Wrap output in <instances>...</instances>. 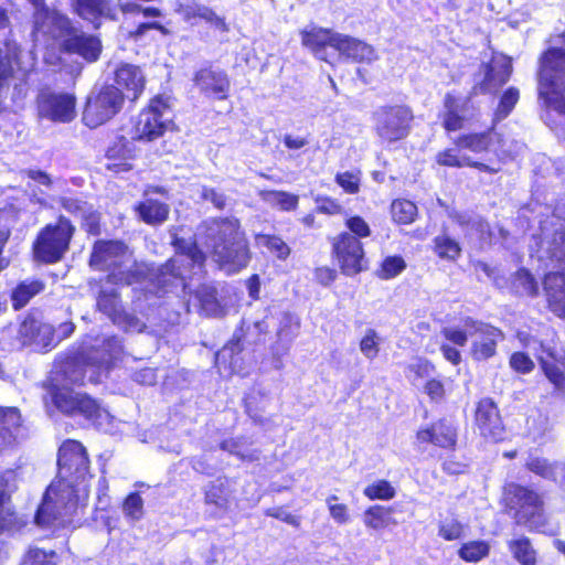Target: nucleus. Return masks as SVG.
I'll list each match as a JSON object with an SVG mask.
<instances>
[{"mask_svg": "<svg viewBox=\"0 0 565 565\" xmlns=\"http://www.w3.org/2000/svg\"><path fill=\"white\" fill-rule=\"evenodd\" d=\"M406 262L401 255L386 256L379 265L375 275L382 280H390L406 269Z\"/></svg>", "mask_w": 565, "mask_h": 565, "instance_id": "nucleus-46", "label": "nucleus"}, {"mask_svg": "<svg viewBox=\"0 0 565 565\" xmlns=\"http://www.w3.org/2000/svg\"><path fill=\"white\" fill-rule=\"evenodd\" d=\"M114 87L125 95V99L136 102L143 93L146 78L139 66L121 63L114 72Z\"/></svg>", "mask_w": 565, "mask_h": 565, "instance_id": "nucleus-23", "label": "nucleus"}, {"mask_svg": "<svg viewBox=\"0 0 565 565\" xmlns=\"http://www.w3.org/2000/svg\"><path fill=\"white\" fill-rule=\"evenodd\" d=\"M255 239L279 260H286L291 254L289 245L278 235L259 233L255 235Z\"/></svg>", "mask_w": 565, "mask_h": 565, "instance_id": "nucleus-44", "label": "nucleus"}, {"mask_svg": "<svg viewBox=\"0 0 565 565\" xmlns=\"http://www.w3.org/2000/svg\"><path fill=\"white\" fill-rule=\"evenodd\" d=\"M76 96L72 93H44L38 98V113L41 118L53 122L67 124L76 117Z\"/></svg>", "mask_w": 565, "mask_h": 565, "instance_id": "nucleus-16", "label": "nucleus"}, {"mask_svg": "<svg viewBox=\"0 0 565 565\" xmlns=\"http://www.w3.org/2000/svg\"><path fill=\"white\" fill-rule=\"evenodd\" d=\"M495 163L493 161H490V163L473 160L469 157L460 158L456 149L454 148H446L435 156V161L440 167H447V168H472L478 170L479 172H484L488 174H497L501 171V164L507 163L508 161L512 160V153L510 150H500L495 151Z\"/></svg>", "mask_w": 565, "mask_h": 565, "instance_id": "nucleus-19", "label": "nucleus"}, {"mask_svg": "<svg viewBox=\"0 0 565 565\" xmlns=\"http://www.w3.org/2000/svg\"><path fill=\"white\" fill-rule=\"evenodd\" d=\"M231 501L230 480L220 476L209 482L204 490V503L221 510H228Z\"/></svg>", "mask_w": 565, "mask_h": 565, "instance_id": "nucleus-37", "label": "nucleus"}, {"mask_svg": "<svg viewBox=\"0 0 565 565\" xmlns=\"http://www.w3.org/2000/svg\"><path fill=\"white\" fill-rule=\"evenodd\" d=\"M344 225L348 228L347 232L358 237V241L367 238L371 236V227L367 222L360 215H351L345 218Z\"/></svg>", "mask_w": 565, "mask_h": 565, "instance_id": "nucleus-57", "label": "nucleus"}, {"mask_svg": "<svg viewBox=\"0 0 565 565\" xmlns=\"http://www.w3.org/2000/svg\"><path fill=\"white\" fill-rule=\"evenodd\" d=\"M512 285L516 291L535 298L539 296V284L530 269L525 267L518 268L512 276Z\"/></svg>", "mask_w": 565, "mask_h": 565, "instance_id": "nucleus-42", "label": "nucleus"}, {"mask_svg": "<svg viewBox=\"0 0 565 565\" xmlns=\"http://www.w3.org/2000/svg\"><path fill=\"white\" fill-rule=\"evenodd\" d=\"M61 38L58 51L66 55H77L87 63L96 62L102 54L103 44L97 35L85 33L74 25L70 18H58Z\"/></svg>", "mask_w": 565, "mask_h": 565, "instance_id": "nucleus-11", "label": "nucleus"}, {"mask_svg": "<svg viewBox=\"0 0 565 565\" xmlns=\"http://www.w3.org/2000/svg\"><path fill=\"white\" fill-rule=\"evenodd\" d=\"M363 494L370 500H391L396 491L387 480L381 479L365 487Z\"/></svg>", "mask_w": 565, "mask_h": 565, "instance_id": "nucleus-50", "label": "nucleus"}, {"mask_svg": "<svg viewBox=\"0 0 565 565\" xmlns=\"http://www.w3.org/2000/svg\"><path fill=\"white\" fill-rule=\"evenodd\" d=\"M19 340L22 345L45 351L57 345V340L53 339V326L35 319H25L20 324Z\"/></svg>", "mask_w": 565, "mask_h": 565, "instance_id": "nucleus-24", "label": "nucleus"}, {"mask_svg": "<svg viewBox=\"0 0 565 565\" xmlns=\"http://www.w3.org/2000/svg\"><path fill=\"white\" fill-rule=\"evenodd\" d=\"M127 246L122 241L97 239L92 246L88 265L96 270H106L110 263L126 253Z\"/></svg>", "mask_w": 565, "mask_h": 565, "instance_id": "nucleus-28", "label": "nucleus"}, {"mask_svg": "<svg viewBox=\"0 0 565 565\" xmlns=\"http://www.w3.org/2000/svg\"><path fill=\"white\" fill-rule=\"evenodd\" d=\"M471 99L470 95L462 100L460 96L448 92L443 99L444 111L440 114L441 126L447 134L456 132L465 128L467 117L463 114L465 104Z\"/></svg>", "mask_w": 565, "mask_h": 565, "instance_id": "nucleus-29", "label": "nucleus"}, {"mask_svg": "<svg viewBox=\"0 0 565 565\" xmlns=\"http://www.w3.org/2000/svg\"><path fill=\"white\" fill-rule=\"evenodd\" d=\"M35 10L32 15V34L34 36L45 35L49 32V26H53L58 34L61 33V26L57 23L58 18H68L66 14L55 10H51L46 4L45 0H29Z\"/></svg>", "mask_w": 565, "mask_h": 565, "instance_id": "nucleus-33", "label": "nucleus"}, {"mask_svg": "<svg viewBox=\"0 0 565 565\" xmlns=\"http://www.w3.org/2000/svg\"><path fill=\"white\" fill-rule=\"evenodd\" d=\"M541 284L547 310L565 320V267L546 271Z\"/></svg>", "mask_w": 565, "mask_h": 565, "instance_id": "nucleus-21", "label": "nucleus"}, {"mask_svg": "<svg viewBox=\"0 0 565 565\" xmlns=\"http://www.w3.org/2000/svg\"><path fill=\"white\" fill-rule=\"evenodd\" d=\"M21 424V414L17 407H0V448L17 444V431Z\"/></svg>", "mask_w": 565, "mask_h": 565, "instance_id": "nucleus-35", "label": "nucleus"}, {"mask_svg": "<svg viewBox=\"0 0 565 565\" xmlns=\"http://www.w3.org/2000/svg\"><path fill=\"white\" fill-rule=\"evenodd\" d=\"M124 104L125 95L119 92V88L104 84L86 96L82 122L89 129H96L115 118L121 111Z\"/></svg>", "mask_w": 565, "mask_h": 565, "instance_id": "nucleus-8", "label": "nucleus"}, {"mask_svg": "<svg viewBox=\"0 0 565 565\" xmlns=\"http://www.w3.org/2000/svg\"><path fill=\"white\" fill-rule=\"evenodd\" d=\"M418 446L431 445L445 451L454 452L458 446V429L447 418H439L416 430Z\"/></svg>", "mask_w": 565, "mask_h": 565, "instance_id": "nucleus-18", "label": "nucleus"}, {"mask_svg": "<svg viewBox=\"0 0 565 565\" xmlns=\"http://www.w3.org/2000/svg\"><path fill=\"white\" fill-rule=\"evenodd\" d=\"M220 449L227 451L243 461H256L259 456L257 451L245 452L243 441L238 438H228L220 443Z\"/></svg>", "mask_w": 565, "mask_h": 565, "instance_id": "nucleus-52", "label": "nucleus"}, {"mask_svg": "<svg viewBox=\"0 0 565 565\" xmlns=\"http://www.w3.org/2000/svg\"><path fill=\"white\" fill-rule=\"evenodd\" d=\"M25 562L29 565H57L61 562V556L54 550L30 547L25 554Z\"/></svg>", "mask_w": 565, "mask_h": 565, "instance_id": "nucleus-48", "label": "nucleus"}, {"mask_svg": "<svg viewBox=\"0 0 565 565\" xmlns=\"http://www.w3.org/2000/svg\"><path fill=\"white\" fill-rule=\"evenodd\" d=\"M520 99V92L516 87L510 86L501 94L499 103L495 109V116L498 119L507 118Z\"/></svg>", "mask_w": 565, "mask_h": 565, "instance_id": "nucleus-49", "label": "nucleus"}, {"mask_svg": "<svg viewBox=\"0 0 565 565\" xmlns=\"http://www.w3.org/2000/svg\"><path fill=\"white\" fill-rule=\"evenodd\" d=\"M206 231L212 241L210 254L221 268L238 273L248 266L252 253L238 218L213 217L209 221Z\"/></svg>", "mask_w": 565, "mask_h": 565, "instance_id": "nucleus-2", "label": "nucleus"}, {"mask_svg": "<svg viewBox=\"0 0 565 565\" xmlns=\"http://www.w3.org/2000/svg\"><path fill=\"white\" fill-rule=\"evenodd\" d=\"M473 426L486 443L497 444L505 439V425L498 404L491 397L477 401L473 412Z\"/></svg>", "mask_w": 565, "mask_h": 565, "instance_id": "nucleus-13", "label": "nucleus"}, {"mask_svg": "<svg viewBox=\"0 0 565 565\" xmlns=\"http://www.w3.org/2000/svg\"><path fill=\"white\" fill-rule=\"evenodd\" d=\"M508 548L520 565H536L537 552L527 536H519L508 542Z\"/></svg>", "mask_w": 565, "mask_h": 565, "instance_id": "nucleus-40", "label": "nucleus"}, {"mask_svg": "<svg viewBox=\"0 0 565 565\" xmlns=\"http://www.w3.org/2000/svg\"><path fill=\"white\" fill-rule=\"evenodd\" d=\"M192 83L207 98L224 102L231 96V78L227 72L207 62L192 74Z\"/></svg>", "mask_w": 565, "mask_h": 565, "instance_id": "nucleus-14", "label": "nucleus"}, {"mask_svg": "<svg viewBox=\"0 0 565 565\" xmlns=\"http://www.w3.org/2000/svg\"><path fill=\"white\" fill-rule=\"evenodd\" d=\"M154 194L167 199L169 191L161 185H148L143 190L142 200L134 206L138 220L151 226L163 224L170 215V205L163 200L154 199Z\"/></svg>", "mask_w": 565, "mask_h": 565, "instance_id": "nucleus-17", "label": "nucleus"}, {"mask_svg": "<svg viewBox=\"0 0 565 565\" xmlns=\"http://www.w3.org/2000/svg\"><path fill=\"white\" fill-rule=\"evenodd\" d=\"M503 507L515 523L537 529L546 523L545 503L543 495L516 482H510L503 488Z\"/></svg>", "mask_w": 565, "mask_h": 565, "instance_id": "nucleus-5", "label": "nucleus"}, {"mask_svg": "<svg viewBox=\"0 0 565 565\" xmlns=\"http://www.w3.org/2000/svg\"><path fill=\"white\" fill-rule=\"evenodd\" d=\"M49 393L54 406L67 416L81 415L94 425H100L107 412L86 393H75L73 388L52 384Z\"/></svg>", "mask_w": 565, "mask_h": 565, "instance_id": "nucleus-10", "label": "nucleus"}, {"mask_svg": "<svg viewBox=\"0 0 565 565\" xmlns=\"http://www.w3.org/2000/svg\"><path fill=\"white\" fill-rule=\"evenodd\" d=\"M93 475L90 460L85 446L76 439H65L57 450V477L46 490L44 500L54 495L56 505L65 510V514L76 513L78 491L86 489Z\"/></svg>", "mask_w": 565, "mask_h": 565, "instance_id": "nucleus-1", "label": "nucleus"}, {"mask_svg": "<svg viewBox=\"0 0 565 565\" xmlns=\"http://www.w3.org/2000/svg\"><path fill=\"white\" fill-rule=\"evenodd\" d=\"M424 391L430 401L439 402L446 395L445 384L441 380L431 377L425 382Z\"/></svg>", "mask_w": 565, "mask_h": 565, "instance_id": "nucleus-63", "label": "nucleus"}, {"mask_svg": "<svg viewBox=\"0 0 565 565\" xmlns=\"http://www.w3.org/2000/svg\"><path fill=\"white\" fill-rule=\"evenodd\" d=\"M243 352L242 338L233 335L223 347L215 353L214 364L218 369H223L228 374L236 372L241 362Z\"/></svg>", "mask_w": 565, "mask_h": 565, "instance_id": "nucleus-36", "label": "nucleus"}, {"mask_svg": "<svg viewBox=\"0 0 565 565\" xmlns=\"http://www.w3.org/2000/svg\"><path fill=\"white\" fill-rule=\"evenodd\" d=\"M438 535L445 541L459 540L463 535V525L456 519L448 523H440L438 525Z\"/></svg>", "mask_w": 565, "mask_h": 565, "instance_id": "nucleus-59", "label": "nucleus"}, {"mask_svg": "<svg viewBox=\"0 0 565 565\" xmlns=\"http://www.w3.org/2000/svg\"><path fill=\"white\" fill-rule=\"evenodd\" d=\"M301 45L309 50L316 57L321 61L328 62L327 49L333 47L335 50L340 33L334 32L332 29L322 28L318 25H310L299 32Z\"/></svg>", "mask_w": 565, "mask_h": 565, "instance_id": "nucleus-25", "label": "nucleus"}, {"mask_svg": "<svg viewBox=\"0 0 565 565\" xmlns=\"http://www.w3.org/2000/svg\"><path fill=\"white\" fill-rule=\"evenodd\" d=\"M360 350L365 358L373 360L380 352V338L374 329H367L360 340Z\"/></svg>", "mask_w": 565, "mask_h": 565, "instance_id": "nucleus-56", "label": "nucleus"}, {"mask_svg": "<svg viewBox=\"0 0 565 565\" xmlns=\"http://www.w3.org/2000/svg\"><path fill=\"white\" fill-rule=\"evenodd\" d=\"M206 23H209L212 28L221 33H227L230 31V25L226 22L224 17L218 15L212 8L206 7L203 10V19Z\"/></svg>", "mask_w": 565, "mask_h": 565, "instance_id": "nucleus-64", "label": "nucleus"}, {"mask_svg": "<svg viewBox=\"0 0 565 565\" xmlns=\"http://www.w3.org/2000/svg\"><path fill=\"white\" fill-rule=\"evenodd\" d=\"M60 206L65 210L67 213L72 215H78L81 216L85 213V211L88 210V204L86 201H84L81 198H73V196H63L58 201Z\"/></svg>", "mask_w": 565, "mask_h": 565, "instance_id": "nucleus-60", "label": "nucleus"}, {"mask_svg": "<svg viewBox=\"0 0 565 565\" xmlns=\"http://www.w3.org/2000/svg\"><path fill=\"white\" fill-rule=\"evenodd\" d=\"M169 107L168 99L163 95L158 94L151 97L137 116L132 140L152 142L163 137L169 128V120L163 118V113Z\"/></svg>", "mask_w": 565, "mask_h": 565, "instance_id": "nucleus-12", "label": "nucleus"}, {"mask_svg": "<svg viewBox=\"0 0 565 565\" xmlns=\"http://www.w3.org/2000/svg\"><path fill=\"white\" fill-rule=\"evenodd\" d=\"M337 184L348 194H358L361 189L360 172H338L334 177Z\"/></svg>", "mask_w": 565, "mask_h": 565, "instance_id": "nucleus-54", "label": "nucleus"}, {"mask_svg": "<svg viewBox=\"0 0 565 565\" xmlns=\"http://www.w3.org/2000/svg\"><path fill=\"white\" fill-rule=\"evenodd\" d=\"M337 278L338 271L331 266L323 265L313 269V279L318 285L322 287L331 286L337 280Z\"/></svg>", "mask_w": 565, "mask_h": 565, "instance_id": "nucleus-61", "label": "nucleus"}, {"mask_svg": "<svg viewBox=\"0 0 565 565\" xmlns=\"http://www.w3.org/2000/svg\"><path fill=\"white\" fill-rule=\"evenodd\" d=\"M316 210L318 213L326 215H339L343 213V206L341 203L331 196L319 195L316 198Z\"/></svg>", "mask_w": 565, "mask_h": 565, "instance_id": "nucleus-58", "label": "nucleus"}, {"mask_svg": "<svg viewBox=\"0 0 565 565\" xmlns=\"http://www.w3.org/2000/svg\"><path fill=\"white\" fill-rule=\"evenodd\" d=\"M510 367L518 374H529L534 367V361L529 353L524 351L512 352L509 358Z\"/></svg>", "mask_w": 565, "mask_h": 565, "instance_id": "nucleus-55", "label": "nucleus"}, {"mask_svg": "<svg viewBox=\"0 0 565 565\" xmlns=\"http://www.w3.org/2000/svg\"><path fill=\"white\" fill-rule=\"evenodd\" d=\"M148 274L145 265L134 262L128 268H120L119 264H114L107 274V281L116 286L140 285L147 280Z\"/></svg>", "mask_w": 565, "mask_h": 565, "instance_id": "nucleus-34", "label": "nucleus"}, {"mask_svg": "<svg viewBox=\"0 0 565 565\" xmlns=\"http://www.w3.org/2000/svg\"><path fill=\"white\" fill-rule=\"evenodd\" d=\"M76 226L65 215L60 214L55 222L45 224L36 233L32 243V254L36 262L56 264L70 250Z\"/></svg>", "mask_w": 565, "mask_h": 565, "instance_id": "nucleus-6", "label": "nucleus"}, {"mask_svg": "<svg viewBox=\"0 0 565 565\" xmlns=\"http://www.w3.org/2000/svg\"><path fill=\"white\" fill-rule=\"evenodd\" d=\"M171 246L174 249L173 255L160 265L154 278L156 286L163 291L179 286L185 289L196 269L202 270L207 259L195 239L188 242L174 235Z\"/></svg>", "mask_w": 565, "mask_h": 565, "instance_id": "nucleus-3", "label": "nucleus"}, {"mask_svg": "<svg viewBox=\"0 0 565 565\" xmlns=\"http://www.w3.org/2000/svg\"><path fill=\"white\" fill-rule=\"evenodd\" d=\"M393 512L394 509L392 507L371 505L364 511V525L372 530H383L391 525H396L397 522L392 518Z\"/></svg>", "mask_w": 565, "mask_h": 565, "instance_id": "nucleus-39", "label": "nucleus"}, {"mask_svg": "<svg viewBox=\"0 0 565 565\" xmlns=\"http://www.w3.org/2000/svg\"><path fill=\"white\" fill-rule=\"evenodd\" d=\"M489 553L490 545L487 541L482 540L466 542L458 550L459 557L468 563L479 562L487 557Z\"/></svg>", "mask_w": 565, "mask_h": 565, "instance_id": "nucleus-45", "label": "nucleus"}, {"mask_svg": "<svg viewBox=\"0 0 565 565\" xmlns=\"http://www.w3.org/2000/svg\"><path fill=\"white\" fill-rule=\"evenodd\" d=\"M480 68L483 72V77L471 87L470 97L498 93L509 82L513 72L510 58H505L501 63L491 60L482 63Z\"/></svg>", "mask_w": 565, "mask_h": 565, "instance_id": "nucleus-20", "label": "nucleus"}, {"mask_svg": "<svg viewBox=\"0 0 565 565\" xmlns=\"http://www.w3.org/2000/svg\"><path fill=\"white\" fill-rule=\"evenodd\" d=\"M454 145L457 150H469L473 153H487L493 146L499 148L504 145V138L501 134L490 127L482 131H471L459 135Z\"/></svg>", "mask_w": 565, "mask_h": 565, "instance_id": "nucleus-26", "label": "nucleus"}, {"mask_svg": "<svg viewBox=\"0 0 565 565\" xmlns=\"http://www.w3.org/2000/svg\"><path fill=\"white\" fill-rule=\"evenodd\" d=\"M414 111L406 104H386L372 114L373 131L383 145L405 140L412 131Z\"/></svg>", "mask_w": 565, "mask_h": 565, "instance_id": "nucleus-7", "label": "nucleus"}, {"mask_svg": "<svg viewBox=\"0 0 565 565\" xmlns=\"http://www.w3.org/2000/svg\"><path fill=\"white\" fill-rule=\"evenodd\" d=\"M81 227L88 236L102 234V214L92 205L81 216Z\"/></svg>", "mask_w": 565, "mask_h": 565, "instance_id": "nucleus-51", "label": "nucleus"}, {"mask_svg": "<svg viewBox=\"0 0 565 565\" xmlns=\"http://www.w3.org/2000/svg\"><path fill=\"white\" fill-rule=\"evenodd\" d=\"M540 349L545 354V358L537 359L543 374L555 390L565 391V372L561 367V364L564 365V361L554 348L540 342Z\"/></svg>", "mask_w": 565, "mask_h": 565, "instance_id": "nucleus-32", "label": "nucleus"}, {"mask_svg": "<svg viewBox=\"0 0 565 565\" xmlns=\"http://www.w3.org/2000/svg\"><path fill=\"white\" fill-rule=\"evenodd\" d=\"M335 51L344 58L358 64H371L379 58L373 45L342 33L339 35Z\"/></svg>", "mask_w": 565, "mask_h": 565, "instance_id": "nucleus-27", "label": "nucleus"}, {"mask_svg": "<svg viewBox=\"0 0 565 565\" xmlns=\"http://www.w3.org/2000/svg\"><path fill=\"white\" fill-rule=\"evenodd\" d=\"M338 497L332 494L327 498V503L329 508L330 515L332 519L339 523L344 524L349 521V511L348 507L344 503H332L333 501H337Z\"/></svg>", "mask_w": 565, "mask_h": 565, "instance_id": "nucleus-62", "label": "nucleus"}, {"mask_svg": "<svg viewBox=\"0 0 565 565\" xmlns=\"http://www.w3.org/2000/svg\"><path fill=\"white\" fill-rule=\"evenodd\" d=\"M96 307L98 311L106 315L114 323L136 324L138 319L127 313L120 305V295L116 290H102L98 294Z\"/></svg>", "mask_w": 565, "mask_h": 565, "instance_id": "nucleus-31", "label": "nucleus"}, {"mask_svg": "<svg viewBox=\"0 0 565 565\" xmlns=\"http://www.w3.org/2000/svg\"><path fill=\"white\" fill-rule=\"evenodd\" d=\"M107 163L105 169L114 174L126 173L132 170L131 161L136 159L135 147L124 135L116 136L105 150Z\"/></svg>", "mask_w": 565, "mask_h": 565, "instance_id": "nucleus-22", "label": "nucleus"}, {"mask_svg": "<svg viewBox=\"0 0 565 565\" xmlns=\"http://www.w3.org/2000/svg\"><path fill=\"white\" fill-rule=\"evenodd\" d=\"M24 525L11 502H0V534L17 531Z\"/></svg>", "mask_w": 565, "mask_h": 565, "instance_id": "nucleus-47", "label": "nucleus"}, {"mask_svg": "<svg viewBox=\"0 0 565 565\" xmlns=\"http://www.w3.org/2000/svg\"><path fill=\"white\" fill-rule=\"evenodd\" d=\"M122 511L128 519L138 521L143 515V501L139 492H130L122 501Z\"/></svg>", "mask_w": 565, "mask_h": 565, "instance_id": "nucleus-53", "label": "nucleus"}, {"mask_svg": "<svg viewBox=\"0 0 565 565\" xmlns=\"http://www.w3.org/2000/svg\"><path fill=\"white\" fill-rule=\"evenodd\" d=\"M433 243L434 253L441 259L455 262L461 255L460 244L446 234L436 236Z\"/></svg>", "mask_w": 565, "mask_h": 565, "instance_id": "nucleus-43", "label": "nucleus"}, {"mask_svg": "<svg viewBox=\"0 0 565 565\" xmlns=\"http://www.w3.org/2000/svg\"><path fill=\"white\" fill-rule=\"evenodd\" d=\"M539 97L565 115V49L548 47L541 56Z\"/></svg>", "mask_w": 565, "mask_h": 565, "instance_id": "nucleus-4", "label": "nucleus"}, {"mask_svg": "<svg viewBox=\"0 0 565 565\" xmlns=\"http://www.w3.org/2000/svg\"><path fill=\"white\" fill-rule=\"evenodd\" d=\"M418 214L417 206L407 199H395L391 203L392 220L399 225L412 224Z\"/></svg>", "mask_w": 565, "mask_h": 565, "instance_id": "nucleus-41", "label": "nucleus"}, {"mask_svg": "<svg viewBox=\"0 0 565 565\" xmlns=\"http://www.w3.org/2000/svg\"><path fill=\"white\" fill-rule=\"evenodd\" d=\"M466 327L473 330L479 337L470 347V355L475 362L488 361L498 354V345L505 339L504 332L491 323L467 317L463 320Z\"/></svg>", "mask_w": 565, "mask_h": 565, "instance_id": "nucleus-15", "label": "nucleus"}, {"mask_svg": "<svg viewBox=\"0 0 565 565\" xmlns=\"http://www.w3.org/2000/svg\"><path fill=\"white\" fill-rule=\"evenodd\" d=\"M74 12L94 29L102 25L104 19H113L110 0H73Z\"/></svg>", "mask_w": 565, "mask_h": 565, "instance_id": "nucleus-30", "label": "nucleus"}, {"mask_svg": "<svg viewBox=\"0 0 565 565\" xmlns=\"http://www.w3.org/2000/svg\"><path fill=\"white\" fill-rule=\"evenodd\" d=\"M330 255L340 273L347 277L358 276L369 269L364 245L349 232H340L329 237Z\"/></svg>", "mask_w": 565, "mask_h": 565, "instance_id": "nucleus-9", "label": "nucleus"}, {"mask_svg": "<svg viewBox=\"0 0 565 565\" xmlns=\"http://www.w3.org/2000/svg\"><path fill=\"white\" fill-rule=\"evenodd\" d=\"M45 289V282L41 279H24L19 281L11 290L10 299L12 308L18 311L23 309L31 299Z\"/></svg>", "mask_w": 565, "mask_h": 565, "instance_id": "nucleus-38", "label": "nucleus"}]
</instances>
